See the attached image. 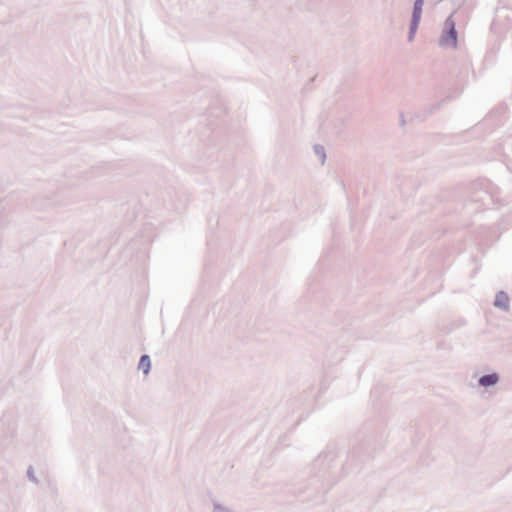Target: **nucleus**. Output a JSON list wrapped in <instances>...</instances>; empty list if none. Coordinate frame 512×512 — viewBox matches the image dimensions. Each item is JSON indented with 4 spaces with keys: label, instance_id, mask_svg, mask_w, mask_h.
I'll use <instances>...</instances> for the list:
<instances>
[{
    "label": "nucleus",
    "instance_id": "5",
    "mask_svg": "<svg viewBox=\"0 0 512 512\" xmlns=\"http://www.w3.org/2000/svg\"><path fill=\"white\" fill-rule=\"evenodd\" d=\"M418 4H419V1L416 2L415 10L418 9Z\"/></svg>",
    "mask_w": 512,
    "mask_h": 512
},
{
    "label": "nucleus",
    "instance_id": "1",
    "mask_svg": "<svg viewBox=\"0 0 512 512\" xmlns=\"http://www.w3.org/2000/svg\"><path fill=\"white\" fill-rule=\"evenodd\" d=\"M498 381V377L495 374L485 375L480 378L479 383L482 386L494 385Z\"/></svg>",
    "mask_w": 512,
    "mask_h": 512
},
{
    "label": "nucleus",
    "instance_id": "2",
    "mask_svg": "<svg viewBox=\"0 0 512 512\" xmlns=\"http://www.w3.org/2000/svg\"><path fill=\"white\" fill-rule=\"evenodd\" d=\"M151 362L148 355H143L139 361V369L143 370L145 374H148L150 370Z\"/></svg>",
    "mask_w": 512,
    "mask_h": 512
},
{
    "label": "nucleus",
    "instance_id": "3",
    "mask_svg": "<svg viewBox=\"0 0 512 512\" xmlns=\"http://www.w3.org/2000/svg\"><path fill=\"white\" fill-rule=\"evenodd\" d=\"M507 304H508V298L505 294L500 293L499 295H497L496 301H495L496 306L505 308L507 306Z\"/></svg>",
    "mask_w": 512,
    "mask_h": 512
},
{
    "label": "nucleus",
    "instance_id": "4",
    "mask_svg": "<svg viewBox=\"0 0 512 512\" xmlns=\"http://www.w3.org/2000/svg\"><path fill=\"white\" fill-rule=\"evenodd\" d=\"M449 34H450V38L452 40V45L455 46L456 45V32H455V30L452 28L450 30Z\"/></svg>",
    "mask_w": 512,
    "mask_h": 512
}]
</instances>
